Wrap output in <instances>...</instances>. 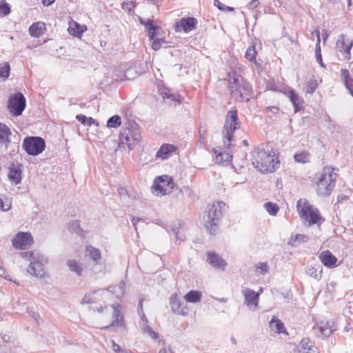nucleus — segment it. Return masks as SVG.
<instances>
[{
	"mask_svg": "<svg viewBox=\"0 0 353 353\" xmlns=\"http://www.w3.org/2000/svg\"><path fill=\"white\" fill-rule=\"evenodd\" d=\"M11 201L8 198H2L0 196V210L8 211L11 208Z\"/></svg>",
	"mask_w": 353,
	"mask_h": 353,
	"instance_id": "a18cd8bd",
	"label": "nucleus"
},
{
	"mask_svg": "<svg viewBox=\"0 0 353 353\" xmlns=\"http://www.w3.org/2000/svg\"><path fill=\"white\" fill-rule=\"evenodd\" d=\"M108 307L106 305H105L104 307H103L102 306L98 307H92V309L94 310V311H97L98 312L101 313V312H103L104 309H107Z\"/></svg>",
	"mask_w": 353,
	"mask_h": 353,
	"instance_id": "69168bd1",
	"label": "nucleus"
},
{
	"mask_svg": "<svg viewBox=\"0 0 353 353\" xmlns=\"http://www.w3.org/2000/svg\"><path fill=\"white\" fill-rule=\"evenodd\" d=\"M266 110L271 111L273 114H276L279 112V109L276 106L268 107L266 108Z\"/></svg>",
	"mask_w": 353,
	"mask_h": 353,
	"instance_id": "052dcab7",
	"label": "nucleus"
},
{
	"mask_svg": "<svg viewBox=\"0 0 353 353\" xmlns=\"http://www.w3.org/2000/svg\"><path fill=\"white\" fill-rule=\"evenodd\" d=\"M316 35V49H315V53L316 54H321V46H320V42H321V38H320V32L319 30L315 31Z\"/></svg>",
	"mask_w": 353,
	"mask_h": 353,
	"instance_id": "3c124183",
	"label": "nucleus"
},
{
	"mask_svg": "<svg viewBox=\"0 0 353 353\" xmlns=\"http://www.w3.org/2000/svg\"><path fill=\"white\" fill-rule=\"evenodd\" d=\"M294 159L297 163H308L310 160V154L306 150L297 152L294 154Z\"/></svg>",
	"mask_w": 353,
	"mask_h": 353,
	"instance_id": "72a5a7b5",
	"label": "nucleus"
},
{
	"mask_svg": "<svg viewBox=\"0 0 353 353\" xmlns=\"http://www.w3.org/2000/svg\"><path fill=\"white\" fill-rule=\"evenodd\" d=\"M334 168L329 166L323 168L316 182L317 194L319 196L323 197L327 196L334 190L336 179V173L334 172Z\"/></svg>",
	"mask_w": 353,
	"mask_h": 353,
	"instance_id": "20e7f679",
	"label": "nucleus"
},
{
	"mask_svg": "<svg viewBox=\"0 0 353 353\" xmlns=\"http://www.w3.org/2000/svg\"><path fill=\"white\" fill-rule=\"evenodd\" d=\"M152 187L157 195L163 196L172 192L174 188V183L171 177L163 175L154 180Z\"/></svg>",
	"mask_w": 353,
	"mask_h": 353,
	"instance_id": "1a4fd4ad",
	"label": "nucleus"
},
{
	"mask_svg": "<svg viewBox=\"0 0 353 353\" xmlns=\"http://www.w3.org/2000/svg\"><path fill=\"white\" fill-rule=\"evenodd\" d=\"M85 253L96 265L100 263L101 259V251L92 245H87L85 247Z\"/></svg>",
	"mask_w": 353,
	"mask_h": 353,
	"instance_id": "c85d7f7f",
	"label": "nucleus"
},
{
	"mask_svg": "<svg viewBox=\"0 0 353 353\" xmlns=\"http://www.w3.org/2000/svg\"><path fill=\"white\" fill-rule=\"evenodd\" d=\"M112 307L113 308V315H112V323L107 326H104L102 329L107 330L110 327H117L122 325L123 321V316L121 312V305H112Z\"/></svg>",
	"mask_w": 353,
	"mask_h": 353,
	"instance_id": "6ab92c4d",
	"label": "nucleus"
},
{
	"mask_svg": "<svg viewBox=\"0 0 353 353\" xmlns=\"http://www.w3.org/2000/svg\"><path fill=\"white\" fill-rule=\"evenodd\" d=\"M300 346L304 350H307V352H314L318 350L309 338H303L300 343Z\"/></svg>",
	"mask_w": 353,
	"mask_h": 353,
	"instance_id": "e433bc0d",
	"label": "nucleus"
},
{
	"mask_svg": "<svg viewBox=\"0 0 353 353\" xmlns=\"http://www.w3.org/2000/svg\"><path fill=\"white\" fill-rule=\"evenodd\" d=\"M225 203L223 201H216L208 205L203 215L204 225L210 234H215L220 222Z\"/></svg>",
	"mask_w": 353,
	"mask_h": 353,
	"instance_id": "7ed1b4c3",
	"label": "nucleus"
},
{
	"mask_svg": "<svg viewBox=\"0 0 353 353\" xmlns=\"http://www.w3.org/2000/svg\"><path fill=\"white\" fill-rule=\"evenodd\" d=\"M112 348L113 351L116 353H128L124 350H123L119 345L116 343L114 341H112Z\"/></svg>",
	"mask_w": 353,
	"mask_h": 353,
	"instance_id": "603ef678",
	"label": "nucleus"
},
{
	"mask_svg": "<svg viewBox=\"0 0 353 353\" xmlns=\"http://www.w3.org/2000/svg\"><path fill=\"white\" fill-rule=\"evenodd\" d=\"M317 83L316 81H310L306 83V92L309 94H312L315 90L316 89Z\"/></svg>",
	"mask_w": 353,
	"mask_h": 353,
	"instance_id": "49530a36",
	"label": "nucleus"
},
{
	"mask_svg": "<svg viewBox=\"0 0 353 353\" xmlns=\"http://www.w3.org/2000/svg\"><path fill=\"white\" fill-rule=\"evenodd\" d=\"M10 6L6 1H0V17L8 16L10 13Z\"/></svg>",
	"mask_w": 353,
	"mask_h": 353,
	"instance_id": "37998d69",
	"label": "nucleus"
},
{
	"mask_svg": "<svg viewBox=\"0 0 353 353\" xmlns=\"http://www.w3.org/2000/svg\"><path fill=\"white\" fill-rule=\"evenodd\" d=\"M76 119L77 120L80 122L82 124H86L87 123V119L88 117H86L85 115L83 114H78L76 116Z\"/></svg>",
	"mask_w": 353,
	"mask_h": 353,
	"instance_id": "5fc2aeb1",
	"label": "nucleus"
},
{
	"mask_svg": "<svg viewBox=\"0 0 353 353\" xmlns=\"http://www.w3.org/2000/svg\"><path fill=\"white\" fill-rule=\"evenodd\" d=\"M214 5L216 6L220 10L225 11V6L221 1H214Z\"/></svg>",
	"mask_w": 353,
	"mask_h": 353,
	"instance_id": "4d7b16f0",
	"label": "nucleus"
},
{
	"mask_svg": "<svg viewBox=\"0 0 353 353\" xmlns=\"http://www.w3.org/2000/svg\"><path fill=\"white\" fill-rule=\"evenodd\" d=\"M316 327L321 334L327 337L336 330V325L332 321H321L316 323Z\"/></svg>",
	"mask_w": 353,
	"mask_h": 353,
	"instance_id": "412c9836",
	"label": "nucleus"
},
{
	"mask_svg": "<svg viewBox=\"0 0 353 353\" xmlns=\"http://www.w3.org/2000/svg\"><path fill=\"white\" fill-rule=\"evenodd\" d=\"M309 240V237L305 234H296L292 235L288 242V245L292 247H296L299 243H306Z\"/></svg>",
	"mask_w": 353,
	"mask_h": 353,
	"instance_id": "473e14b6",
	"label": "nucleus"
},
{
	"mask_svg": "<svg viewBox=\"0 0 353 353\" xmlns=\"http://www.w3.org/2000/svg\"><path fill=\"white\" fill-rule=\"evenodd\" d=\"M301 214L303 218L308 221L310 225L317 224L321 220L324 221L318 209H314L310 205H305L301 208Z\"/></svg>",
	"mask_w": 353,
	"mask_h": 353,
	"instance_id": "ddd939ff",
	"label": "nucleus"
},
{
	"mask_svg": "<svg viewBox=\"0 0 353 353\" xmlns=\"http://www.w3.org/2000/svg\"><path fill=\"white\" fill-rule=\"evenodd\" d=\"M214 154H216L215 162L216 163H228L231 161L232 156L227 152L222 151L221 149H214Z\"/></svg>",
	"mask_w": 353,
	"mask_h": 353,
	"instance_id": "bb28decb",
	"label": "nucleus"
},
{
	"mask_svg": "<svg viewBox=\"0 0 353 353\" xmlns=\"http://www.w3.org/2000/svg\"><path fill=\"white\" fill-rule=\"evenodd\" d=\"M26 98L21 92H17L10 96L8 108L13 116H20L26 108Z\"/></svg>",
	"mask_w": 353,
	"mask_h": 353,
	"instance_id": "9d476101",
	"label": "nucleus"
},
{
	"mask_svg": "<svg viewBox=\"0 0 353 353\" xmlns=\"http://www.w3.org/2000/svg\"><path fill=\"white\" fill-rule=\"evenodd\" d=\"M143 219L141 218H139V217H136V216H132V219H131V221H132V223L135 229V230H137V223L140 221H142Z\"/></svg>",
	"mask_w": 353,
	"mask_h": 353,
	"instance_id": "6e6d98bb",
	"label": "nucleus"
},
{
	"mask_svg": "<svg viewBox=\"0 0 353 353\" xmlns=\"http://www.w3.org/2000/svg\"><path fill=\"white\" fill-rule=\"evenodd\" d=\"M177 149V148L172 144L163 143L156 153V159L161 160L168 159Z\"/></svg>",
	"mask_w": 353,
	"mask_h": 353,
	"instance_id": "dca6fc26",
	"label": "nucleus"
},
{
	"mask_svg": "<svg viewBox=\"0 0 353 353\" xmlns=\"http://www.w3.org/2000/svg\"><path fill=\"white\" fill-rule=\"evenodd\" d=\"M8 178L15 185L19 184L21 181V169L12 165L9 169Z\"/></svg>",
	"mask_w": 353,
	"mask_h": 353,
	"instance_id": "c756f323",
	"label": "nucleus"
},
{
	"mask_svg": "<svg viewBox=\"0 0 353 353\" xmlns=\"http://www.w3.org/2000/svg\"><path fill=\"white\" fill-rule=\"evenodd\" d=\"M121 118L118 115L111 117L107 122V126L109 128H117L121 125Z\"/></svg>",
	"mask_w": 353,
	"mask_h": 353,
	"instance_id": "c03bdc74",
	"label": "nucleus"
},
{
	"mask_svg": "<svg viewBox=\"0 0 353 353\" xmlns=\"http://www.w3.org/2000/svg\"><path fill=\"white\" fill-rule=\"evenodd\" d=\"M252 164L262 173H271L275 171L279 163L278 157L273 151L254 149L252 153Z\"/></svg>",
	"mask_w": 353,
	"mask_h": 353,
	"instance_id": "f03ea898",
	"label": "nucleus"
},
{
	"mask_svg": "<svg viewBox=\"0 0 353 353\" xmlns=\"http://www.w3.org/2000/svg\"><path fill=\"white\" fill-rule=\"evenodd\" d=\"M46 23L43 22L33 23L29 28V33L33 37H39L43 35L46 31Z\"/></svg>",
	"mask_w": 353,
	"mask_h": 353,
	"instance_id": "a878e982",
	"label": "nucleus"
},
{
	"mask_svg": "<svg viewBox=\"0 0 353 353\" xmlns=\"http://www.w3.org/2000/svg\"><path fill=\"white\" fill-rule=\"evenodd\" d=\"M341 79L346 89L353 96V78L347 69L342 68L341 70Z\"/></svg>",
	"mask_w": 353,
	"mask_h": 353,
	"instance_id": "5701e85b",
	"label": "nucleus"
},
{
	"mask_svg": "<svg viewBox=\"0 0 353 353\" xmlns=\"http://www.w3.org/2000/svg\"><path fill=\"white\" fill-rule=\"evenodd\" d=\"M78 227H79V223L77 221L70 222L69 224L70 229H72V228H78Z\"/></svg>",
	"mask_w": 353,
	"mask_h": 353,
	"instance_id": "338daca9",
	"label": "nucleus"
},
{
	"mask_svg": "<svg viewBox=\"0 0 353 353\" xmlns=\"http://www.w3.org/2000/svg\"><path fill=\"white\" fill-rule=\"evenodd\" d=\"M68 30L71 35L80 37L86 30V27L80 26L78 23L72 21L70 23Z\"/></svg>",
	"mask_w": 353,
	"mask_h": 353,
	"instance_id": "7c9ffc66",
	"label": "nucleus"
},
{
	"mask_svg": "<svg viewBox=\"0 0 353 353\" xmlns=\"http://www.w3.org/2000/svg\"><path fill=\"white\" fill-rule=\"evenodd\" d=\"M316 61L322 66L323 68L325 67V65L323 62L322 55L321 54H316Z\"/></svg>",
	"mask_w": 353,
	"mask_h": 353,
	"instance_id": "bf43d9fd",
	"label": "nucleus"
},
{
	"mask_svg": "<svg viewBox=\"0 0 353 353\" xmlns=\"http://www.w3.org/2000/svg\"><path fill=\"white\" fill-rule=\"evenodd\" d=\"M240 128V123L236 110H230L225 117L223 135L225 139L224 144L228 148L232 144L233 134L236 130Z\"/></svg>",
	"mask_w": 353,
	"mask_h": 353,
	"instance_id": "0eeeda50",
	"label": "nucleus"
},
{
	"mask_svg": "<svg viewBox=\"0 0 353 353\" xmlns=\"http://www.w3.org/2000/svg\"><path fill=\"white\" fill-rule=\"evenodd\" d=\"M87 125H89V126H91L93 124H98V123L96 121L95 119H94L92 117H89L87 119Z\"/></svg>",
	"mask_w": 353,
	"mask_h": 353,
	"instance_id": "0e129e2a",
	"label": "nucleus"
},
{
	"mask_svg": "<svg viewBox=\"0 0 353 353\" xmlns=\"http://www.w3.org/2000/svg\"><path fill=\"white\" fill-rule=\"evenodd\" d=\"M67 265H68L70 270L72 272H74L77 275L81 276L82 272V267L81 264L75 260H68L67 261Z\"/></svg>",
	"mask_w": 353,
	"mask_h": 353,
	"instance_id": "58836bf2",
	"label": "nucleus"
},
{
	"mask_svg": "<svg viewBox=\"0 0 353 353\" xmlns=\"http://www.w3.org/2000/svg\"><path fill=\"white\" fill-rule=\"evenodd\" d=\"M121 5L122 9L128 12H130L135 7L134 1H123Z\"/></svg>",
	"mask_w": 353,
	"mask_h": 353,
	"instance_id": "09e8293b",
	"label": "nucleus"
},
{
	"mask_svg": "<svg viewBox=\"0 0 353 353\" xmlns=\"http://www.w3.org/2000/svg\"><path fill=\"white\" fill-rule=\"evenodd\" d=\"M150 330H152V328L148 325V323H145L142 326V331L144 333H148L150 332Z\"/></svg>",
	"mask_w": 353,
	"mask_h": 353,
	"instance_id": "e2e57ef3",
	"label": "nucleus"
},
{
	"mask_svg": "<svg viewBox=\"0 0 353 353\" xmlns=\"http://www.w3.org/2000/svg\"><path fill=\"white\" fill-rule=\"evenodd\" d=\"M257 268L261 270L262 274H265L268 272V266L266 263H260Z\"/></svg>",
	"mask_w": 353,
	"mask_h": 353,
	"instance_id": "864d4df0",
	"label": "nucleus"
},
{
	"mask_svg": "<svg viewBox=\"0 0 353 353\" xmlns=\"http://www.w3.org/2000/svg\"><path fill=\"white\" fill-rule=\"evenodd\" d=\"M11 134L10 129L6 125L0 123V147L8 148L10 142V137Z\"/></svg>",
	"mask_w": 353,
	"mask_h": 353,
	"instance_id": "4be33fe9",
	"label": "nucleus"
},
{
	"mask_svg": "<svg viewBox=\"0 0 353 353\" xmlns=\"http://www.w3.org/2000/svg\"><path fill=\"white\" fill-rule=\"evenodd\" d=\"M289 98L294 105L295 112H297L303 108V99L292 89L289 91Z\"/></svg>",
	"mask_w": 353,
	"mask_h": 353,
	"instance_id": "cd10ccee",
	"label": "nucleus"
},
{
	"mask_svg": "<svg viewBox=\"0 0 353 353\" xmlns=\"http://www.w3.org/2000/svg\"><path fill=\"white\" fill-rule=\"evenodd\" d=\"M125 283L123 281L119 282L118 285H111L108 288V290L114 294L117 297H121L125 292Z\"/></svg>",
	"mask_w": 353,
	"mask_h": 353,
	"instance_id": "2f4dec72",
	"label": "nucleus"
},
{
	"mask_svg": "<svg viewBox=\"0 0 353 353\" xmlns=\"http://www.w3.org/2000/svg\"><path fill=\"white\" fill-rule=\"evenodd\" d=\"M198 21L192 17H183L176 23V31L190 32L196 28Z\"/></svg>",
	"mask_w": 353,
	"mask_h": 353,
	"instance_id": "4468645a",
	"label": "nucleus"
},
{
	"mask_svg": "<svg viewBox=\"0 0 353 353\" xmlns=\"http://www.w3.org/2000/svg\"><path fill=\"white\" fill-rule=\"evenodd\" d=\"M140 23L144 25L147 28L149 38L150 41H152V48L154 50H159L162 43H165V41L163 39H158L156 37V31L159 29V27L154 25L152 21L150 19L145 22L143 19H140Z\"/></svg>",
	"mask_w": 353,
	"mask_h": 353,
	"instance_id": "9b49d317",
	"label": "nucleus"
},
{
	"mask_svg": "<svg viewBox=\"0 0 353 353\" xmlns=\"http://www.w3.org/2000/svg\"><path fill=\"white\" fill-rule=\"evenodd\" d=\"M22 148L32 156L41 154L46 148V143L40 137H27L23 139Z\"/></svg>",
	"mask_w": 353,
	"mask_h": 353,
	"instance_id": "6e6552de",
	"label": "nucleus"
},
{
	"mask_svg": "<svg viewBox=\"0 0 353 353\" xmlns=\"http://www.w3.org/2000/svg\"><path fill=\"white\" fill-rule=\"evenodd\" d=\"M319 258L321 263L328 268H332L336 266L337 259L329 250H325L320 253Z\"/></svg>",
	"mask_w": 353,
	"mask_h": 353,
	"instance_id": "aec40b11",
	"label": "nucleus"
},
{
	"mask_svg": "<svg viewBox=\"0 0 353 353\" xmlns=\"http://www.w3.org/2000/svg\"><path fill=\"white\" fill-rule=\"evenodd\" d=\"M148 334L154 340H157L159 337V334L157 332L153 331L152 330H150Z\"/></svg>",
	"mask_w": 353,
	"mask_h": 353,
	"instance_id": "13d9d810",
	"label": "nucleus"
},
{
	"mask_svg": "<svg viewBox=\"0 0 353 353\" xmlns=\"http://www.w3.org/2000/svg\"><path fill=\"white\" fill-rule=\"evenodd\" d=\"M32 241V236L26 232H19L12 239V245L15 248L24 249L30 245Z\"/></svg>",
	"mask_w": 353,
	"mask_h": 353,
	"instance_id": "2eb2a0df",
	"label": "nucleus"
},
{
	"mask_svg": "<svg viewBox=\"0 0 353 353\" xmlns=\"http://www.w3.org/2000/svg\"><path fill=\"white\" fill-rule=\"evenodd\" d=\"M175 236L176 241H183L185 239V236L183 234L181 233L180 230L179 228H173L172 230V234Z\"/></svg>",
	"mask_w": 353,
	"mask_h": 353,
	"instance_id": "de8ad7c7",
	"label": "nucleus"
},
{
	"mask_svg": "<svg viewBox=\"0 0 353 353\" xmlns=\"http://www.w3.org/2000/svg\"><path fill=\"white\" fill-rule=\"evenodd\" d=\"M10 72V68L8 63L5 62L0 65V79L3 80L8 79Z\"/></svg>",
	"mask_w": 353,
	"mask_h": 353,
	"instance_id": "a19ab883",
	"label": "nucleus"
},
{
	"mask_svg": "<svg viewBox=\"0 0 353 353\" xmlns=\"http://www.w3.org/2000/svg\"><path fill=\"white\" fill-rule=\"evenodd\" d=\"M256 51L254 45L248 47L245 52V57L250 61L254 63L255 65L257 64L256 60Z\"/></svg>",
	"mask_w": 353,
	"mask_h": 353,
	"instance_id": "ea45409f",
	"label": "nucleus"
},
{
	"mask_svg": "<svg viewBox=\"0 0 353 353\" xmlns=\"http://www.w3.org/2000/svg\"><path fill=\"white\" fill-rule=\"evenodd\" d=\"M322 268H321L320 270H319L318 268H316L314 266H308L306 270L308 275L318 281L320 280L322 277Z\"/></svg>",
	"mask_w": 353,
	"mask_h": 353,
	"instance_id": "4c0bfd02",
	"label": "nucleus"
},
{
	"mask_svg": "<svg viewBox=\"0 0 353 353\" xmlns=\"http://www.w3.org/2000/svg\"><path fill=\"white\" fill-rule=\"evenodd\" d=\"M143 301H144L143 299H141L139 301L138 309H137L139 314H141V312H143Z\"/></svg>",
	"mask_w": 353,
	"mask_h": 353,
	"instance_id": "680f3d73",
	"label": "nucleus"
},
{
	"mask_svg": "<svg viewBox=\"0 0 353 353\" xmlns=\"http://www.w3.org/2000/svg\"><path fill=\"white\" fill-rule=\"evenodd\" d=\"M170 305L172 311L179 314L185 315L188 312V308L183 302L177 300L176 296H172L170 298Z\"/></svg>",
	"mask_w": 353,
	"mask_h": 353,
	"instance_id": "393cba45",
	"label": "nucleus"
},
{
	"mask_svg": "<svg viewBox=\"0 0 353 353\" xmlns=\"http://www.w3.org/2000/svg\"><path fill=\"white\" fill-rule=\"evenodd\" d=\"M141 137L139 126L136 123H130L128 126L122 128L120 132V146L131 151Z\"/></svg>",
	"mask_w": 353,
	"mask_h": 353,
	"instance_id": "39448f33",
	"label": "nucleus"
},
{
	"mask_svg": "<svg viewBox=\"0 0 353 353\" xmlns=\"http://www.w3.org/2000/svg\"><path fill=\"white\" fill-rule=\"evenodd\" d=\"M21 255L23 258L30 260V265L28 268V272L31 275L38 278L44 276L45 272V260L43 255L34 252H21Z\"/></svg>",
	"mask_w": 353,
	"mask_h": 353,
	"instance_id": "423d86ee",
	"label": "nucleus"
},
{
	"mask_svg": "<svg viewBox=\"0 0 353 353\" xmlns=\"http://www.w3.org/2000/svg\"><path fill=\"white\" fill-rule=\"evenodd\" d=\"M270 326L272 330H274L276 333H282L285 332V326L281 321L279 319H275L274 317L270 322Z\"/></svg>",
	"mask_w": 353,
	"mask_h": 353,
	"instance_id": "c9c22d12",
	"label": "nucleus"
},
{
	"mask_svg": "<svg viewBox=\"0 0 353 353\" xmlns=\"http://www.w3.org/2000/svg\"><path fill=\"white\" fill-rule=\"evenodd\" d=\"M202 296V294L199 291L190 290L185 296V299L187 302L196 303L199 302Z\"/></svg>",
	"mask_w": 353,
	"mask_h": 353,
	"instance_id": "f704fd0d",
	"label": "nucleus"
},
{
	"mask_svg": "<svg viewBox=\"0 0 353 353\" xmlns=\"http://www.w3.org/2000/svg\"><path fill=\"white\" fill-rule=\"evenodd\" d=\"M228 88L232 99L239 102H248L252 96V88L235 71L228 73Z\"/></svg>",
	"mask_w": 353,
	"mask_h": 353,
	"instance_id": "f257e3e1",
	"label": "nucleus"
},
{
	"mask_svg": "<svg viewBox=\"0 0 353 353\" xmlns=\"http://www.w3.org/2000/svg\"><path fill=\"white\" fill-rule=\"evenodd\" d=\"M264 207L267 212L272 216H275L279 212V207L276 203L268 202L264 204Z\"/></svg>",
	"mask_w": 353,
	"mask_h": 353,
	"instance_id": "79ce46f5",
	"label": "nucleus"
},
{
	"mask_svg": "<svg viewBox=\"0 0 353 353\" xmlns=\"http://www.w3.org/2000/svg\"><path fill=\"white\" fill-rule=\"evenodd\" d=\"M207 261L214 268L224 270L227 263L214 252L208 253Z\"/></svg>",
	"mask_w": 353,
	"mask_h": 353,
	"instance_id": "f3484780",
	"label": "nucleus"
},
{
	"mask_svg": "<svg viewBox=\"0 0 353 353\" xmlns=\"http://www.w3.org/2000/svg\"><path fill=\"white\" fill-rule=\"evenodd\" d=\"M159 353H173L171 349L162 348L159 350Z\"/></svg>",
	"mask_w": 353,
	"mask_h": 353,
	"instance_id": "774afa93",
	"label": "nucleus"
},
{
	"mask_svg": "<svg viewBox=\"0 0 353 353\" xmlns=\"http://www.w3.org/2000/svg\"><path fill=\"white\" fill-rule=\"evenodd\" d=\"M353 46V40L347 38L346 35L341 34L336 41V48L342 54L343 60L351 59V50Z\"/></svg>",
	"mask_w": 353,
	"mask_h": 353,
	"instance_id": "f8f14e48",
	"label": "nucleus"
},
{
	"mask_svg": "<svg viewBox=\"0 0 353 353\" xmlns=\"http://www.w3.org/2000/svg\"><path fill=\"white\" fill-rule=\"evenodd\" d=\"M104 291L98 290L85 294L82 299L83 303H95L103 299Z\"/></svg>",
	"mask_w": 353,
	"mask_h": 353,
	"instance_id": "b1692460",
	"label": "nucleus"
},
{
	"mask_svg": "<svg viewBox=\"0 0 353 353\" xmlns=\"http://www.w3.org/2000/svg\"><path fill=\"white\" fill-rule=\"evenodd\" d=\"M162 97L164 100H170L172 101H176V102L180 103V100L177 98V97L172 94H170L168 92H163L162 94Z\"/></svg>",
	"mask_w": 353,
	"mask_h": 353,
	"instance_id": "8fccbe9b",
	"label": "nucleus"
},
{
	"mask_svg": "<svg viewBox=\"0 0 353 353\" xmlns=\"http://www.w3.org/2000/svg\"><path fill=\"white\" fill-rule=\"evenodd\" d=\"M242 293L245 297V302L248 306L250 307L252 306H254L255 307L258 306L259 293L256 292L250 288H245L242 291Z\"/></svg>",
	"mask_w": 353,
	"mask_h": 353,
	"instance_id": "a211bd4d",
	"label": "nucleus"
}]
</instances>
